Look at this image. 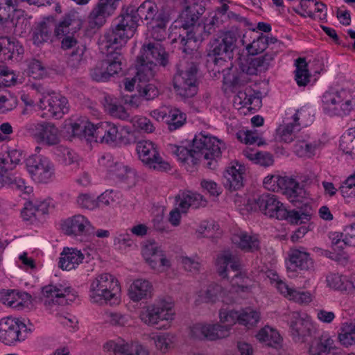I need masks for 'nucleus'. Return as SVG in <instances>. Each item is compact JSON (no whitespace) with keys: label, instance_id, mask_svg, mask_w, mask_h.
<instances>
[{"label":"nucleus","instance_id":"1","mask_svg":"<svg viewBox=\"0 0 355 355\" xmlns=\"http://www.w3.org/2000/svg\"><path fill=\"white\" fill-rule=\"evenodd\" d=\"M137 28V24H116L105 33L101 49L105 50L103 53L107 55V59L102 62L109 78L121 71V48L133 37Z\"/></svg>","mask_w":355,"mask_h":355},{"label":"nucleus","instance_id":"2","mask_svg":"<svg viewBox=\"0 0 355 355\" xmlns=\"http://www.w3.org/2000/svg\"><path fill=\"white\" fill-rule=\"evenodd\" d=\"M248 206L252 211L258 209L269 218L286 220L294 224L306 223L311 218V215L308 212L287 210L275 195L270 193H263L252 202L249 201Z\"/></svg>","mask_w":355,"mask_h":355},{"label":"nucleus","instance_id":"3","mask_svg":"<svg viewBox=\"0 0 355 355\" xmlns=\"http://www.w3.org/2000/svg\"><path fill=\"white\" fill-rule=\"evenodd\" d=\"M175 317L174 304L166 297H159L153 303L144 306L139 313L142 323L160 330L168 329Z\"/></svg>","mask_w":355,"mask_h":355},{"label":"nucleus","instance_id":"4","mask_svg":"<svg viewBox=\"0 0 355 355\" xmlns=\"http://www.w3.org/2000/svg\"><path fill=\"white\" fill-rule=\"evenodd\" d=\"M168 63V54L160 44H144L137 59V78L150 80L155 76L158 66L166 67Z\"/></svg>","mask_w":355,"mask_h":355},{"label":"nucleus","instance_id":"5","mask_svg":"<svg viewBox=\"0 0 355 355\" xmlns=\"http://www.w3.org/2000/svg\"><path fill=\"white\" fill-rule=\"evenodd\" d=\"M120 285L110 273H101L89 280L88 298L91 303L103 305L119 302Z\"/></svg>","mask_w":355,"mask_h":355},{"label":"nucleus","instance_id":"6","mask_svg":"<svg viewBox=\"0 0 355 355\" xmlns=\"http://www.w3.org/2000/svg\"><path fill=\"white\" fill-rule=\"evenodd\" d=\"M322 108L330 115L346 116L355 110V92L340 89L322 95Z\"/></svg>","mask_w":355,"mask_h":355},{"label":"nucleus","instance_id":"7","mask_svg":"<svg viewBox=\"0 0 355 355\" xmlns=\"http://www.w3.org/2000/svg\"><path fill=\"white\" fill-rule=\"evenodd\" d=\"M198 68L193 62L182 63L173 77V87L182 98L194 96L198 90Z\"/></svg>","mask_w":355,"mask_h":355},{"label":"nucleus","instance_id":"8","mask_svg":"<svg viewBox=\"0 0 355 355\" xmlns=\"http://www.w3.org/2000/svg\"><path fill=\"white\" fill-rule=\"evenodd\" d=\"M192 147L193 151L198 157V162L202 159L208 160L207 165L210 167L211 161L220 157L225 144L214 137L199 133L195 135Z\"/></svg>","mask_w":355,"mask_h":355},{"label":"nucleus","instance_id":"9","mask_svg":"<svg viewBox=\"0 0 355 355\" xmlns=\"http://www.w3.org/2000/svg\"><path fill=\"white\" fill-rule=\"evenodd\" d=\"M26 165L31 178L36 183L47 184L55 179V165L46 156L32 155L26 159Z\"/></svg>","mask_w":355,"mask_h":355},{"label":"nucleus","instance_id":"10","mask_svg":"<svg viewBox=\"0 0 355 355\" xmlns=\"http://www.w3.org/2000/svg\"><path fill=\"white\" fill-rule=\"evenodd\" d=\"M136 150L139 160L148 168L157 171L171 170L168 162L160 155L157 146L150 140H141L137 143Z\"/></svg>","mask_w":355,"mask_h":355},{"label":"nucleus","instance_id":"11","mask_svg":"<svg viewBox=\"0 0 355 355\" xmlns=\"http://www.w3.org/2000/svg\"><path fill=\"white\" fill-rule=\"evenodd\" d=\"M288 324L293 339L295 342H304L311 336L315 329V322L306 313L292 311L288 314Z\"/></svg>","mask_w":355,"mask_h":355},{"label":"nucleus","instance_id":"12","mask_svg":"<svg viewBox=\"0 0 355 355\" xmlns=\"http://www.w3.org/2000/svg\"><path fill=\"white\" fill-rule=\"evenodd\" d=\"M27 327L21 320L5 317L0 320V342L6 345H15L25 340Z\"/></svg>","mask_w":355,"mask_h":355},{"label":"nucleus","instance_id":"13","mask_svg":"<svg viewBox=\"0 0 355 355\" xmlns=\"http://www.w3.org/2000/svg\"><path fill=\"white\" fill-rule=\"evenodd\" d=\"M254 31H250L243 35L242 40L243 44H245V49L251 55H257L263 52L266 49L275 50V49H281L282 42L276 37H268L260 33L259 35L252 36Z\"/></svg>","mask_w":355,"mask_h":355},{"label":"nucleus","instance_id":"14","mask_svg":"<svg viewBox=\"0 0 355 355\" xmlns=\"http://www.w3.org/2000/svg\"><path fill=\"white\" fill-rule=\"evenodd\" d=\"M236 41V34L234 31L225 32L221 40L216 39L211 43L208 53L209 57H213L215 64L225 62L227 58H230Z\"/></svg>","mask_w":355,"mask_h":355},{"label":"nucleus","instance_id":"15","mask_svg":"<svg viewBox=\"0 0 355 355\" xmlns=\"http://www.w3.org/2000/svg\"><path fill=\"white\" fill-rule=\"evenodd\" d=\"M42 296L46 298L45 303L67 304L77 297L76 291L67 282L49 284L42 288Z\"/></svg>","mask_w":355,"mask_h":355},{"label":"nucleus","instance_id":"16","mask_svg":"<svg viewBox=\"0 0 355 355\" xmlns=\"http://www.w3.org/2000/svg\"><path fill=\"white\" fill-rule=\"evenodd\" d=\"M271 282L278 291L287 300L300 305H308L315 298L314 295L309 291H300L295 287L289 286L285 282L280 279L275 273H271Z\"/></svg>","mask_w":355,"mask_h":355},{"label":"nucleus","instance_id":"17","mask_svg":"<svg viewBox=\"0 0 355 355\" xmlns=\"http://www.w3.org/2000/svg\"><path fill=\"white\" fill-rule=\"evenodd\" d=\"M38 107L47 110L48 116L60 119L69 112L68 100L60 94L52 92L40 98Z\"/></svg>","mask_w":355,"mask_h":355},{"label":"nucleus","instance_id":"18","mask_svg":"<svg viewBox=\"0 0 355 355\" xmlns=\"http://www.w3.org/2000/svg\"><path fill=\"white\" fill-rule=\"evenodd\" d=\"M29 131L32 137L39 144L55 146L60 141L58 128L49 122L35 123L31 125Z\"/></svg>","mask_w":355,"mask_h":355},{"label":"nucleus","instance_id":"19","mask_svg":"<svg viewBox=\"0 0 355 355\" xmlns=\"http://www.w3.org/2000/svg\"><path fill=\"white\" fill-rule=\"evenodd\" d=\"M141 253L148 265L158 272H162L165 268L171 266L170 261L164 256L163 250L155 242L146 244L142 248Z\"/></svg>","mask_w":355,"mask_h":355},{"label":"nucleus","instance_id":"20","mask_svg":"<svg viewBox=\"0 0 355 355\" xmlns=\"http://www.w3.org/2000/svg\"><path fill=\"white\" fill-rule=\"evenodd\" d=\"M98 169L110 178L122 180L125 178L130 169L123 164L114 161L110 153H103L98 160Z\"/></svg>","mask_w":355,"mask_h":355},{"label":"nucleus","instance_id":"21","mask_svg":"<svg viewBox=\"0 0 355 355\" xmlns=\"http://www.w3.org/2000/svg\"><path fill=\"white\" fill-rule=\"evenodd\" d=\"M215 267L220 277L230 279L231 272H233L241 269V262L238 257L230 250H224L217 254Z\"/></svg>","mask_w":355,"mask_h":355},{"label":"nucleus","instance_id":"22","mask_svg":"<svg viewBox=\"0 0 355 355\" xmlns=\"http://www.w3.org/2000/svg\"><path fill=\"white\" fill-rule=\"evenodd\" d=\"M62 229L67 235L75 236L89 234L94 230L89 219L82 214L68 218L63 223Z\"/></svg>","mask_w":355,"mask_h":355},{"label":"nucleus","instance_id":"23","mask_svg":"<svg viewBox=\"0 0 355 355\" xmlns=\"http://www.w3.org/2000/svg\"><path fill=\"white\" fill-rule=\"evenodd\" d=\"M245 167L238 162H231L223 172V184L229 190H237L243 186Z\"/></svg>","mask_w":355,"mask_h":355},{"label":"nucleus","instance_id":"24","mask_svg":"<svg viewBox=\"0 0 355 355\" xmlns=\"http://www.w3.org/2000/svg\"><path fill=\"white\" fill-rule=\"evenodd\" d=\"M227 291L223 287L216 283H211L199 290L196 295L195 304H214L217 302H225Z\"/></svg>","mask_w":355,"mask_h":355},{"label":"nucleus","instance_id":"25","mask_svg":"<svg viewBox=\"0 0 355 355\" xmlns=\"http://www.w3.org/2000/svg\"><path fill=\"white\" fill-rule=\"evenodd\" d=\"M322 146L320 139L311 137L308 135L297 137L293 146L294 153L300 157L311 158L313 157Z\"/></svg>","mask_w":355,"mask_h":355},{"label":"nucleus","instance_id":"26","mask_svg":"<svg viewBox=\"0 0 355 355\" xmlns=\"http://www.w3.org/2000/svg\"><path fill=\"white\" fill-rule=\"evenodd\" d=\"M0 301L8 307L22 310L31 303V296L18 290H3L0 292Z\"/></svg>","mask_w":355,"mask_h":355},{"label":"nucleus","instance_id":"27","mask_svg":"<svg viewBox=\"0 0 355 355\" xmlns=\"http://www.w3.org/2000/svg\"><path fill=\"white\" fill-rule=\"evenodd\" d=\"M214 24H182L180 28L185 31L186 37L181 42L186 44L189 41H202L214 31Z\"/></svg>","mask_w":355,"mask_h":355},{"label":"nucleus","instance_id":"28","mask_svg":"<svg viewBox=\"0 0 355 355\" xmlns=\"http://www.w3.org/2000/svg\"><path fill=\"white\" fill-rule=\"evenodd\" d=\"M137 15L140 21H153L156 19L157 22H167L169 20L170 12L162 9L159 12L157 4L150 0H146L137 8Z\"/></svg>","mask_w":355,"mask_h":355},{"label":"nucleus","instance_id":"29","mask_svg":"<svg viewBox=\"0 0 355 355\" xmlns=\"http://www.w3.org/2000/svg\"><path fill=\"white\" fill-rule=\"evenodd\" d=\"M232 243L245 252H254L260 248L259 236L243 230H236L231 238Z\"/></svg>","mask_w":355,"mask_h":355},{"label":"nucleus","instance_id":"30","mask_svg":"<svg viewBox=\"0 0 355 355\" xmlns=\"http://www.w3.org/2000/svg\"><path fill=\"white\" fill-rule=\"evenodd\" d=\"M128 295L134 302L150 299L153 295V286L147 279H137L130 285Z\"/></svg>","mask_w":355,"mask_h":355},{"label":"nucleus","instance_id":"31","mask_svg":"<svg viewBox=\"0 0 355 355\" xmlns=\"http://www.w3.org/2000/svg\"><path fill=\"white\" fill-rule=\"evenodd\" d=\"M85 255L76 248L64 247L60 254L59 267L64 270L76 269L83 262Z\"/></svg>","mask_w":355,"mask_h":355},{"label":"nucleus","instance_id":"32","mask_svg":"<svg viewBox=\"0 0 355 355\" xmlns=\"http://www.w3.org/2000/svg\"><path fill=\"white\" fill-rule=\"evenodd\" d=\"M24 53V48L15 39L8 37H0V60L6 61L12 58L18 59Z\"/></svg>","mask_w":355,"mask_h":355},{"label":"nucleus","instance_id":"33","mask_svg":"<svg viewBox=\"0 0 355 355\" xmlns=\"http://www.w3.org/2000/svg\"><path fill=\"white\" fill-rule=\"evenodd\" d=\"M205 203L206 201L200 194L191 191L180 193L175 197V207L183 214L187 213L189 207L198 208L205 205Z\"/></svg>","mask_w":355,"mask_h":355},{"label":"nucleus","instance_id":"34","mask_svg":"<svg viewBox=\"0 0 355 355\" xmlns=\"http://www.w3.org/2000/svg\"><path fill=\"white\" fill-rule=\"evenodd\" d=\"M96 136V142L106 144H115L119 139L118 127L111 122L98 123Z\"/></svg>","mask_w":355,"mask_h":355},{"label":"nucleus","instance_id":"35","mask_svg":"<svg viewBox=\"0 0 355 355\" xmlns=\"http://www.w3.org/2000/svg\"><path fill=\"white\" fill-rule=\"evenodd\" d=\"M326 286L331 291L340 293L350 291L354 286L347 276L337 272H330L325 277Z\"/></svg>","mask_w":355,"mask_h":355},{"label":"nucleus","instance_id":"36","mask_svg":"<svg viewBox=\"0 0 355 355\" xmlns=\"http://www.w3.org/2000/svg\"><path fill=\"white\" fill-rule=\"evenodd\" d=\"M255 337L259 343L272 348L278 349L282 345L283 339L279 331L268 325L259 329Z\"/></svg>","mask_w":355,"mask_h":355},{"label":"nucleus","instance_id":"37","mask_svg":"<svg viewBox=\"0 0 355 355\" xmlns=\"http://www.w3.org/2000/svg\"><path fill=\"white\" fill-rule=\"evenodd\" d=\"M168 150L178 158L187 171L189 170V166H194L198 162V157L193 151V148L189 150L184 146L170 144Z\"/></svg>","mask_w":355,"mask_h":355},{"label":"nucleus","instance_id":"38","mask_svg":"<svg viewBox=\"0 0 355 355\" xmlns=\"http://www.w3.org/2000/svg\"><path fill=\"white\" fill-rule=\"evenodd\" d=\"M120 0H99L89 13L92 20L103 19L114 14Z\"/></svg>","mask_w":355,"mask_h":355},{"label":"nucleus","instance_id":"39","mask_svg":"<svg viewBox=\"0 0 355 355\" xmlns=\"http://www.w3.org/2000/svg\"><path fill=\"white\" fill-rule=\"evenodd\" d=\"M280 192L286 196L292 202L300 200V196L302 193V189L300 183L293 178L282 176Z\"/></svg>","mask_w":355,"mask_h":355},{"label":"nucleus","instance_id":"40","mask_svg":"<svg viewBox=\"0 0 355 355\" xmlns=\"http://www.w3.org/2000/svg\"><path fill=\"white\" fill-rule=\"evenodd\" d=\"M288 121L289 119L288 118ZM290 120L300 130L311 124L314 121L313 110L309 107H302L297 110L291 116Z\"/></svg>","mask_w":355,"mask_h":355},{"label":"nucleus","instance_id":"41","mask_svg":"<svg viewBox=\"0 0 355 355\" xmlns=\"http://www.w3.org/2000/svg\"><path fill=\"white\" fill-rule=\"evenodd\" d=\"M260 319L261 313L252 307L239 310V324L248 329L256 327Z\"/></svg>","mask_w":355,"mask_h":355},{"label":"nucleus","instance_id":"42","mask_svg":"<svg viewBox=\"0 0 355 355\" xmlns=\"http://www.w3.org/2000/svg\"><path fill=\"white\" fill-rule=\"evenodd\" d=\"M338 340L345 347L355 345V324L345 322L341 324L338 331Z\"/></svg>","mask_w":355,"mask_h":355},{"label":"nucleus","instance_id":"43","mask_svg":"<svg viewBox=\"0 0 355 355\" xmlns=\"http://www.w3.org/2000/svg\"><path fill=\"white\" fill-rule=\"evenodd\" d=\"M290 268L306 270L312 265L309 254L305 251L294 249L289 254Z\"/></svg>","mask_w":355,"mask_h":355},{"label":"nucleus","instance_id":"44","mask_svg":"<svg viewBox=\"0 0 355 355\" xmlns=\"http://www.w3.org/2000/svg\"><path fill=\"white\" fill-rule=\"evenodd\" d=\"M134 342L124 340H110L104 345V349L112 352L114 355H134Z\"/></svg>","mask_w":355,"mask_h":355},{"label":"nucleus","instance_id":"45","mask_svg":"<svg viewBox=\"0 0 355 355\" xmlns=\"http://www.w3.org/2000/svg\"><path fill=\"white\" fill-rule=\"evenodd\" d=\"M233 273L230 278L233 290L236 293L250 292L252 286V279L241 272V268Z\"/></svg>","mask_w":355,"mask_h":355},{"label":"nucleus","instance_id":"46","mask_svg":"<svg viewBox=\"0 0 355 355\" xmlns=\"http://www.w3.org/2000/svg\"><path fill=\"white\" fill-rule=\"evenodd\" d=\"M205 12V7L201 3H193L187 6L181 12L180 19L182 22H197Z\"/></svg>","mask_w":355,"mask_h":355},{"label":"nucleus","instance_id":"47","mask_svg":"<svg viewBox=\"0 0 355 355\" xmlns=\"http://www.w3.org/2000/svg\"><path fill=\"white\" fill-rule=\"evenodd\" d=\"M103 105L105 111L114 118L126 120L129 117V114L125 108L110 96L105 97Z\"/></svg>","mask_w":355,"mask_h":355},{"label":"nucleus","instance_id":"48","mask_svg":"<svg viewBox=\"0 0 355 355\" xmlns=\"http://www.w3.org/2000/svg\"><path fill=\"white\" fill-rule=\"evenodd\" d=\"M228 326H223L219 322H206V340L216 341L229 336Z\"/></svg>","mask_w":355,"mask_h":355},{"label":"nucleus","instance_id":"49","mask_svg":"<svg viewBox=\"0 0 355 355\" xmlns=\"http://www.w3.org/2000/svg\"><path fill=\"white\" fill-rule=\"evenodd\" d=\"M334 340L329 336L322 337L311 342L309 347L310 355H327L333 348Z\"/></svg>","mask_w":355,"mask_h":355},{"label":"nucleus","instance_id":"50","mask_svg":"<svg viewBox=\"0 0 355 355\" xmlns=\"http://www.w3.org/2000/svg\"><path fill=\"white\" fill-rule=\"evenodd\" d=\"M178 262L184 270L193 274L198 273L202 267V260L196 254L191 257L181 255L178 259Z\"/></svg>","mask_w":355,"mask_h":355},{"label":"nucleus","instance_id":"51","mask_svg":"<svg viewBox=\"0 0 355 355\" xmlns=\"http://www.w3.org/2000/svg\"><path fill=\"white\" fill-rule=\"evenodd\" d=\"M280 49H275L267 51L263 55L257 57L252 60L251 65L259 71L267 70L271 65L275 57Z\"/></svg>","mask_w":355,"mask_h":355},{"label":"nucleus","instance_id":"52","mask_svg":"<svg viewBox=\"0 0 355 355\" xmlns=\"http://www.w3.org/2000/svg\"><path fill=\"white\" fill-rule=\"evenodd\" d=\"M186 121V115L177 108H168L166 123L171 131L182 127Z\"/></svg>","mask_w":355,"mask_h":355},{"label":"nucleus","instance_id":"53","mask_svg":"<svg viewBox=\"0 0 355 355\" xmlns=\"http://www.w3.org/2000/svg\"><path fill=\"white\" fill-rule=\"evenodd\" d=\"M175 339V335L170 332L159 333L152 337L155 347L164 353L168 352L173 347Z\"/></svg>","mask_w":355,"mask_h":355},{"label":"nucleus","instance_id":"54","mask_svg":"<svg viewBox=\"0 0 355 355\" xmlns=\"http://www.w3.org/2000/svg\"><path fill=\"white\" fill-rule=\"evenodd\" d=\"M295 80L299 86H306L310 81V73L307 69V63L304 58H299L295 60Z\"/></svg>","mask_w":355,"mask_h":355},{"label":"nucleus","instance_id":"55","mask_svg":"<svg viewBox=\"0 0 355 355\" xmlns=\"http://www.w3.org/2000/svg\"><path fill=\"white\" fill-rule=\"evenodd\" d=\"M300 129L291 121L280 125L277 129V135L279 139L286 143H290L295 137V132Z\"/></svg>","mask_w":355,"mask_h":355},{"label":"nucleus","instance_id":"56","mask_svg":"<svg viewBox=\"0 0 355 355\" xmlns=\"http://www.w3.org/2000/svg\"><path fill=\"white\" fill-rule=\"evenodd\" d=\"M219 323L223 326H228L229 336L233 325L239 323V311L221 309L218 312Z\"/></svg>","mask_w":355,"mask_h":355},{"label":"nucleus","instance_id":"57","mask_svg":"<svg viewBox=\"0 0 355 355\" xmlns=\"http://www.w3.org/2000/svg\"><path fill=\"white\" fill-rule=\"evenodd\" d=\"M114 245L122 252L130 250L136 247V243L132 239L131 234L127 232L117 234L114 239Z\"/></svg>","mask_w":355,"mask_h":355},{"label":"nucleus","instance_id":"58","mask_svg":"<svg viewBox=\"0 0 355 355\" xmlns=\"http://www.w3.org/2000/svg\"><path fill=\"white\" fill-rule=\"evenodd\" d=\"M130 123L139 131L145 133H152L155 130V126L146 116L136 115L131 118Z\"/></svg>","mask_w":355,"mask_h":355},{"label":"nucleus","instance_id":"59","mask_svg":"<svg viewBox=\"0 0 355 355\" xmlns=\"http://www.w3.org/2000/svg\"><path fill=\"white\" fill-rule=\"evenodd\" d=\"M147 81H142L138 83L137 90L139 95L146 101L153 100L159 95V90L153 83H146Z\"/></svg>","mask_w":355,"mask_h":355},{"label":"nucleus","instance_id":"60","mask_svg":"<svg viewBox=\"0 0 355 355\" xmlns=\"http://www.w3.org/2000/svg\"><path fill=\"white\" fill-rule=\"evenodd\" d=\"M6 186L17 190L24 194H30L33 192V187L28 185L24 179L19 176L9 175Z\"/></svg>","mask_w":355,"mask_h":355},{"label":"nucleus","instance_id":"61","mask_svg":"<svg viewBox=\"0 0 355 355\" xmlns=\"http://www.w3.org/2000/svg\"><path fill=\"white\" fill-rule=\"evenodd\" d=\"M51 31L47 26V24H37L33 29V43L39 45L49 40Z\"/></svg>","mask_w":355,"mask_h":355},{"label":"nucleus","instance_id":"62","mask_svg":"<svg viewBox=\"0 0 355 355\" xmlns=\"http://www.w3.org/2000/svg\"><path fill=\"white\" fill-rule=\"evenodd\" d=\"M219 230L218 225L214 220H204L200 223L196 232L202 237H214Z\"/></svg>","mask_w":355,"mask_h":355},{"label":"nucleus","instance_id":"63","mask_svg":"<svg viewBox=\"0 0 355 355\" xmlns=\"http://www.w3.org/2000/svg\"><path fill=\"white\" fill-rule=\"evenodd\" d=\"M85 46L78 45L69 55L67 60V64L72 69L78 68L83 62V55L85 52Z\"/></svg>","mask_w":355,"mask_h":355},{"label":"nucleus","instance_id":"64","mask_svg":"<svg viewBox=\"0 0 355 355\" xmlns=\"http://www.w3.org/2000/svg\"><path fill=\"white\" fill-rule=\"evenodd\" d=\"M340 191L344 198H355V175L354 173L342 183Z\"/></svg>","mask_w":355,"mask_h":355}]
</instances>
